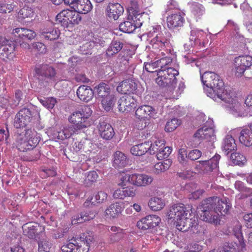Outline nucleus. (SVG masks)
Masks as SVG:
<instances>
[{"label": "nucleus", "mask_w": 252, "mask_h": 252, "mask_svg": "<svg viewBox=\"0 0 252 252\" xmlns=\"http://www.w3.org/2000/svg\"><path fill=\"white\" fill-rule=\"evenodd\" d=\"M39 101L42 105L48 110L52 109L57 103L56 99L53 97L44 98L40 99Z\"/></svg>", "instance_id": "nucleus-46"}, {"label": "nucleus", "mask_w": 252, "mask_h": 252, "mask_svg": "<svg viewBox=\"0 0 252 252\" xmlns=\"http://www.w3.org/2000/svg\"><path fill=\"white\" fill-rule=\"evenodd\" d=\"M107 194L106 192L100 191L91 197L88 198V202L85 203V205H87L88 202L91 203L92 204L99 203L103 202L107 199Z\"/></svg>", "instance_id": "nucleus-40"}, {"label": "nucleus", "mask_w": 252, "mask_h": 252, "mask_svg": "<svg viewBox=\"0 0 252 252\" xmlns=\"http://www.w3.org/2000/svg\"><path fill=\"white\" fill-rule=\"evenodd\" d=\"M42 35L47 40H52L59 36L58 32H42Z\"/></svg>", "instance_id": "nucleus-61"}, {"label": "nucleus", "mask_w": 252, "mask_h": 252, "mask_svg": "<svg viewBox=\"0 0 252 252\" xmlns=\"http://www.w3.org/2000/svg\"><path fill=\"white\" fill-rule=\"evenodd\" d=\"M15 45L12 41L4 38L0 39V58L4 61L10 60L14 57Z\"/></svg>", "instance_id": "nucleus-14"}, {"label": "nucleus", "mask_w": 252, "mask_h": 252, "mask_svg": "<svg viewBox=\"0 0 252 252\" xmlns=\"http://www.w3.org/2000/svg\"><path fill=\"white\" fill-rule=\"evenodd\" d=\"M194 137L199 140H206L210 142L208 148L209 151L211 152V150L214 148L213 143L216 140L213 120L208 118L203 126L194 134Z\"/></svg>", "instance_id": "nucleus-7"}, {"label": "nucleus", "mask_w": 252, "mask_h": 252, "mask_svg": "<svg viewBox=\"0 0 252 252\" xmlns=\"http://www.w3.org/2000/svg\"><path fill=\"white\" fill-rule=\"evenodd\" d=\"M40 139V136L36 131L28 129L25 134L17 135L15 145L20 151L26 152L35 147Z\"/></svg>", "instance_id": "nucleus-6"}, {"label": "nucleus", "mask_w": 252, "mask_h": 252, "mask_svg": "<svg viewBox=\"0 0 252 252\" xmlns=\"http://www.w3.org/2000/svg\"><path fill=\"white\" fill-rule=\"evenodd\" d=\"M126 186L122 187L125 194V198L126 197H133L136 195L135 190L133 187L126 188Z\"/></svg>", "instance_id": "nucleus-59"}, {"label": "nucleus", "mask_w": 252, "mask_h": 252, "mask_svg": "<svg viewBox=\"0 0 252 252\" xmlns=\"http://www.w3.org/2000/svg\"><path fill=\"white\" fill-rule=\"evenodd\" d=\"M92 112L89 105L82 106L69 117V121L75 126L67 125L63 126L59 130H54L52 134V138L55 141L64 140L69 138L77 130L88 127L91 125L89 119Z\"/></svg>", "instance_id": "nucleus-3"}, {"label": "nucleus", "mask_w": 252, "mask_h": 252, "mask_svg": "<svg viewBox=\"0 0 252 252\" xmlns=\"http://www.w3.org/2000/svg\"><path fill=\"white\" fill-rule=\"evenodd\" d=\"M56 20L64 27H68L69 24H77L81 21V17L75 10H63L56 16Z\"/></svg>", "instance_id": "nucleus-11"}, {"label": "nucleus", "mask_w": 252, "mask_h": 252, "mask_svg": "<svg viewBox=\"0 0 252 252\" xmlns=\"http://www.w3.org/2000/svg\"><path fill=\"white\" fill-rule=\"evenodd\" d=\"M111 231L116 232V234L115 235H111V239L113 241H118L120 237H121V232L122 231V229L116 226H112L110 229Z\"/></svg>", "instance_id": "nucleus-56"}, {"label": "nucleus", "mask_w": 252, "mask_h": 252, "mask_svg": "<svg viewBox=\"0 0 252 252\" xmlns=\"http://www.w3.org/2000/svg\"><path fill=\"white\" fill-rule=\"evenodd\" d=\"M31 112L27 108L21 109L16 115L14 126L17 128L25 127L31 119Z\"/></svg>", "instance_id": "nucleus-18"}, {"label": "nucleus", "mask_w": 252, "mask_h": 252, "mask_svg": "<svg viewBox=\"0 0 252 252\" xmlns=\"http://www.w3.org/2000/svg\"><path fill=\"white\" fill-rule=\"evenodd\" d=\"M84 152L86 153L92 152L95 153L98 147L94 144L90 139H84Z\"/></svg>", "instance_id": "nucleus-47"}, {"label": "nucleus", "mask_w": 252, "mask_h": 252, "mask_svg": "<svg viewBox=\"0 0 252 252\" xmlns=\"http://www.w3.org/2000/svg\"><path fill=\"white\" fill-rule=\"evenodd\" d=\"M35 72L37 74L44 76L50 80H53L56 75L55 69L48 65H43L40 67L35 68Z\"/></svg>", "instance_id": "nucleus-28"}, {"label": "nucleus", "mask_w": 252, "mask_h": 252, "mask_svg": "<svg viewBox=\"0 0 252 252\" xmlns=\"http://www.w3.org/2000/svg\"><path fill=\"white\" fill-rule=\"evenodd\" d=\"M230 208L227 200L220 199L218 197H213L204 200L198 208L200 218L203 221L217 224L219 222V214H226Z\"/></svg>", "instance_id": "nucleus-4"}, {"label": "nucleus", "mask_w": 252, "mask_h": 252, "mask_svg": "<svg viewBox=\"0 0 252 252\" xmlns=\"http://www.w3.org/2000/svg\"><path fill=\"white\" fill-rule=\"evenodd\" d=\"M236 247H238V250H241L239 243L237 244L235 243H225L223 247L219 248L218 250H213L209 252H237ZM243 249H242V250Z\"/></svg>", "instance_id": "nucleus-35"}, {"label": "nucleus", "mask_w": 252, "mask_h": 252, "mask_svg": "<svg viewBox=\"0 0 252 252\" xmlns=\"http://www.w3.org/2000/svg\"><path fill=\"white\" fill-rule=\"evenodd\" d=\"M165 201L161 197H154L150 199L148 206L150 208L154 211H158L162 209L165 205Z\"/></svg>", "instance_id": "nucleus-31"}, {"label": "nucleus", "mask_w": 252, "mask_h": 252, "mask_svg": "<svg viewBox=\"0 0 252 252\" xmlns=\"http://www.w3.org/2000/svg\"><path fill=\"white\" fill-rule=\"evenodd\" d=\"M153 180L154 178L152 176L145 173L130 174L123 172L120 175L118 185L125 187L130 184L138 187H145L151 185Z\"/></svg>", "instance_id": "nucleus-5"}, {"label": "nucleus", "mask_w": 252, "mask_h": 252, "mask_svg": "<svg viewBox=\"0 0 252 252\" xmlns=\"http://www.w3.org/2000/svg\"><path fill=\"white\" fill-rule=\"evenodd\" d=\"M123 209V203L116 202L109 206L105 210V214L108 217L115 218L121 214Z\"/></svg>", "instance_id": "nucleus-29"}, {"label": "nucleus", "mask_w": 252, "mask_h": 252, "mask_svg": "<svg viewBox=\"0 0 252 252\" xmlns=\"http://www.w3.org/2000/svg\"><path fill=\"white\" fill-rule=\"evenodd\" d=\"M126 156L120 151H117L113 156V166L117 168L125 167L127 163Z\"/></svg>", "instance_id": "nucleus-32"}, {"label": "nucleus", "mask_w": 252, "mask_h": 252, "mask_svg": "<svg viewBox=\"0 0 252 252\" xmlns=\"http://www.w3.org/2000/svg\"><path fill=\"white\" fill-rule=\"evenodd\" d=\"M191 213V210L188 209L184 204L178 203L170 207L167 216L168 219L174 221L179 230L186 231L190 228L193 233L198 234L203 239L204 227L199 224L197 218L193 216Z\"/></svg>", "instance_id": "nucleus-2"}, {"label": "nucleus", "mask_w": 252, "mask_h": 252, "mask_svg": "<svg viewBox=\"0 0 252 252\" xmlns=\"http://www.w3.org/2000/svg\"><path fill=\"white\" fill-rule=\"evenodd\" d=\"M93 238L86 237L85 240L81 238H73L63 245L61 250L63 252H88L90 243Z\"/></svg>", "instance_id": "nucleus-8"}, {"label": "nucleus", "mask_w": 252, "mask_h": 252, "mask_svg": "<svg viewBox=\"0 0 252 252\" xmlns=\"http://www.w3.org/2000/svg\"><path fill=\"white\" fill-rule=\"evenodd\" d=\"M98 130L101 137L106 140L112 138L114 135L113 127L110 124L105 122L100 123Z\"/></svg>", "instance_id": "nucleus-27"}, {"label": "nucleus", "mask_w": 252, "mask_h": 252, "mask_svg": "<svg viewBox=\"0 0 252 252\" xmlns=\"http://www.w3.org/2000/svg\"><path fill=\"white\" fill-rule=\"evenodd\" d=\"M123 48V44L117 41H113L107 50L108 56H111L118 53Z\"/></svg>", "instance_id": "nucleus-43"}, {"label": "nucleus", "mask_w": 252, "mask_h": 252, "mask_svg": "<svg viewBox=\"0 0 252 252\" xmlns=\"http://www.w3.org/2000/svg\"><path fill=\"white\" fill-rule=\"evenodd\" d=\"M99 101L101 102L102 106L104 110L109 111L112 109L116 102V98L114 95L112 94L99 100Z\"/></svg>", "instance_id": "nucleus-37"}, {"label": "nucleus", "mask_w": 252, "mask_h": 252, "mask_svg": "<svg viewBox=\"0 0 252 252\" xmlns=\"http://www.w3.org/2000/svg\"><path fill=\"white\" fill-rule=\"evenodd\" d=\"M237 145L235 140L233 137H231L230 135H226L224 138L222 148L226 155H228L229 153L236 149Z\"/></svg>", "instance_id": "nucleus-30"}, {"label": "nucleus", "mask_w": 252, "mask_h": 252, "mask_svg": "<svg viewBox=\"0 0 252 252\" xmlns=\"http://www.w3.org/2000/svg\"><path fill=\"white\" fill-rule=\"evenodd\" d=\"M200 77L206 95L216 101H223L226 103L227 110L235 117L241 115L242 106L233 93L224 91V83L220 76L211 71H206Z\"/></svg>", "instance_id": "nucleus-1"}, {"label": "nucleus", "mask_w": 252, "mask_h": 252, "mask_svg": "<svg viewBox=\"0 0 252 252\" xmlns=\"http://www.w3.org/2000/svg\"><path fill=\"white\" fill-rule=\"evenodd\" d=\"M220 158L219 155L216 154L208 160L198 161L196 162L195 169L201 173H208L212 172L218 167L219 161Z\"/></svg>", "instance_id": "nucleus-12"}, {"label": "nucleus", "mask_w": 252, "mask_h": 252, "mask_svg": "<svg viewBox=\"0 0 252 252\" xmlns=\"http://www.w3.org/2000/svg\"><path fill=\"white\" fill-rule=\"evenodd\" d=\"M181 124V122L177 119H172L168 122L166 125L165 130L167 132H171L175 129Z\"/></svg>", "instance_id": "nucleus-50"}, {"label": "nucleus", "mask_w": 252, "mask_h": 252, "mask_svg": "<svg viewBox=\"0 0 252 252\" xmlns=\"http://www.w3.org/2000/svg\"><path fill=\"white\" fill-rule=\"evenodd\" d=\"M73 8L79 13L86 14L90 12L93 5L90 0H77Z\"/></svg>", "instance_id": "nucleus-25"}, {"label": "nucleus", "mask_w": 252, "mask_h": 252, "mask_svg": "<svg viewBox=\"0 0 252 252\" xmlns=\"http://www.w3.org/2000/svg\"><path fill=\"white\" fill-rule=\"evenodd\" d=\"M98 175L94 171H90L87 173L85 181L86 184L91 185L93 183L96 181L98 178Z\"/></svg>", "instance_id": "nucleus-52"}, {"label": "nucleus", "mask_w": 252, "mask_h": 252, "mask_svg": "<svg viewBox=\"0 0 252 252\" xmlns=\"http://www.w3.org/2000/svg\"><path fill=\"white\" fill-rule=\"evenodd\" d=\"M148 142V152L150 154H157L159 151V150H161L162 148V147H164V144L165 143L164 141L163 140H157L155 141L154 143H151V142Z\"/></svg>", "instance_id": "nucleus-39"}, {"label": "nucleus", "mask_w": 252, "mask_h": 252, "mask_svg": "<svg viewBox=\"0 0 252 252\" xmlns=\"http://www.w3.org/2000/svg\"><path fill=\"white\" fill-rule=\"evenodd\" d=\"M77 95L78 97L82 101L89 102L91 100L94 95V91L87 86L82 85L77 89Z\"/></svg>", "instance_id": "nucleus-22"}, {"label": "nucleus", "mask_w": 252, "mask_h": 252, "mask_svg": "<svg viewBox=\"0 0 252 252\" xmlns=\"http://www.w3.org/2000/svg\"><path fill=\"white\" fill-rule=\"evenodd\" d=\"M136 106V101L130 95L123 96L118 101V108L122 112H130L134 110Z\"/></svg>", "instance_id": "nucleus-16"}, {"label": "nucleus", "mask_w": 252, "mask_h": 252, "mask_svg": "<svg viewBox=\"0 0 252 252\" xmlns=\"http://www.w3.org/2000/svg\"><path fill=\"white\" fill-rule=\"evenodd\" d=\"M172 164V161L170 159H166L162 162H159L155 165V172L159 174L167 170Z\"/></svg>", "instance_id": "nucleus-42"}, {"label": "nucleus", "mask_w": 252, "mask_h": 252, "mask_svg": "<svg viewBox=\"0 0 252 252\" xmlns=\"http://www.w3.org/2000/svg\"><path fill=\"white\" fill-rule=\"evenodd\" d=\"M187 158L186 150L184 148L181 149L178 152V159L179 161L182 164L186 162Z\"/></svg>", "instance_id": "nucleus-57"}, {"label": "nucleus", "mask_w": 252, "mask_h": 252, "mask_svg": "<svg viewBox=\"0 0 252 252\" xmlns=\"http://www.w3.org/2000/svg\"><path fill=\"white\" fill-rule=\"evenodd\" d=\"M34 16L33 9L29 6H25L23 7L18 13V18L23 20L26 18H32Z\"/></svg>", "instance_id": "nucleus-44"}, {"label": "nucleus", "mask_w": 252, "mask_h": 252, "mask_svg": "<svg viewBox=\"0 0 252 252\" xmlns=\"http://www.w3.org/2000/svg\"><path fill=\"white\" fill-rule=\"evenodd\" d=\"M142 21H132L129 20L121 23L119 26L121 32H134L142 25Z\"/></svg>", "instance_id": "nucleus-26"}, {"label": "nucleus", "mask_w": 252, "mask_h": 252, "mask_svg": "<svg viewBox=\"0 0 252 252\" xmlns=\"http://www.w3.org/2000/svg\"><path fill=\"white\" fill-rule=\"evenodd\" d=\"M178 74V71L172 67L159 70L157 72L156 82L159 86L167 88L176 83V76Z\"/></svg>", "instance_id": "nucleus-9"}, {"label": "nucleus", "mask_w": 252, "mask_h": 252, "mask_svg": "<svg viewBox=\"0 0 252 252\" xmlns=\"http://www.w3.org/2000/svg\"><path fill=\"white\" fill-rule=\"evenodd\" d=\"M162 148L161 150H159L157 153V158L159 160L168 158L171 153V149L169 147L165 146V144L164 147Z\"/></svg>", "instance_id": "nucleus-51"}, {"label": "nucleus", "mask_w": 252, "mask_h": 252, "mask_svg": "<svg viewBox=\"0 0 252 252\" xmlns=\"http://www.w3.org/2000/svg\"><path fill=\"white\" fill-rule=\"evenodd\" d=\"M193 186H195V185L193 184H187L186 187L185 189L187 190H188L189 191H191V193L189 195V198L190 199H197L199 198L203 194L204 192V190L203 189H197L194 191H193V189H190L189 188Z\"/></svg>", "instance_id": "nucleus-45"}, {"label": "nucleus", "mask_w": 252, "mask_h": 252, "mask_svg": "<svg viewBox=\"0 0 252 252\" xmlns=\"http://www.w3.org/2000/svg\"><path fill=\"white\" fill-rule=\"evenodd\" d=\"M23 233L25 235L27 236L30 238H34L36 235L38 234V231H42L43 228L37 223L32 222L25 224L22 226Z\"/></svg>", "instance_id": "nucleus-23"}, {"label": "nucleus", "mask_w": 252, "mask_h": 252, "mask_svg": "<svg viewBox=\"0 0 252 252\" xmlns=\"http://www.w3.org/2000/svg\"><path fill=\"white\" fill-rule=\"evenodd\" d=\"M161 221L160 218L157 215H149L142 219L137 223V226L141 230H147L156 227Z\"/></svg>", "instance_id": "nucleus-17"}, {"label": "nucleus", "mask_w": 252, "mask_h": 252, "mask_svg": "<svg viewBox=\"0 0 252 252\" xmlns=\"http://www.w3.org/2000/svg\"><path fill=\"white\" fill-rule=\"evenodd\" d=\"M35 33L36 32H31L26 35L23 34L19 35L18 38L16 39L15 41L17 44H20V46L26 48L29 46L28 44H26L27 43V41L34 38L36 36Z\"/></svg>", "instance_id": "nucleus-41"}, {"label": "nucleus", "mask_w": 252, "mask_h": 252, "mask_svg": "<svg viewBox=\"0 0 252 252\" xmlns=\"http://www.w3.org/2000/svg\"><path fill=\"white\" fill-rule=\"evenodd\" d=\"M185 14L180 10L172 11L167 17V24L170 30H175L182 27L185 21Z\"/></svg>", "instance_id": "nucleus-13"}, {"label": "nucleus", "mask_w": 252, "mask_h": 252, "mask_svg": "<svg viewBox=\"0 0 252 252\" xmlns=\"http://www.w3.org/2000/svg\"><path fill=\"white\" fill-rule=\"evenodd\" d=\"M231 158L234 163L238 165H244L246 162L245 157L240 153L232 154L231 155Z\"/></svg>", "instance_id": "nucleus-49"}, {"label": "nucleus", "mask_w": 252, "mask_h": 252, "mask_svg": "<svg viewBox=\"0 0 252 252\" xmlns=\"http://www.w3.org/2000/svg\"><path fill=\"white\" fill-rule=\"evenodd\" d=\"M156 62L157 67L158 68H160V69L158 70H159L161 69H166L168 67H166V66L171 63V60L169 58L165 57L157 60Z\"/></svg>", "instance_id": "nucleus-53"}, {"label": "nucleus", "mask_w": 252, "mask_h": 252, "mask_svg": "<svg viewBox=\"0 0 252 252\" xmlns=\"http://www.w3.org/2000/svg\"><path fill=\"white\" fill-rule=\"evenodd\" d=\"M176 82L169 86L168 88L166 89L165 96L170 99H177L178 96L183 92L185 88V84L183 82H181L178 85V89H175V85Z\"/></svg>", "instance_id": "nucleus-24"}, {"label": "nucleus", "mask_w": 252, "mask_h": 252, "mask_svg": "<svg viewBox=\"0 0 252 252\" xmlns=\"http://www.w3.org/2000/svg\"><path fill=\"white\" fill-rule=\"evenodd\" d=\"M52 247V244L46 239L40 240L38 242L39 252H49Z\"/></svg>", "instance_id": "nucleus-48"}, {"label": "nucleus", "mask_w": 252, "mask_h": 252, "mask_svg": "<svg viewBox=\"0 0 252 252\" xmlns=\"http://www.w3.org/2000/svg\"><path fill=\"white\" fill-rule=\"evenodd\" d=\"M137 88V83L132 80L122 81L117 88V91L124 94H133Z\"/></svg>", "instance_id": "nucleus-21"}, {"label": "nucleus", "mask_w": 252, "mask_h": 252, "mask_svg": "<svg viewBox=\"0 0 252 252\" xmlns=\"http://www.w3.org/2000/svg\"><path fill=\"white\" fill-rule=\"evenodd\" d=\"M126 11L127 20L132 21H142V17L144 13L141 11L137 0H131L127 6Z\"/></svg>", "instance_id": "nucleus-15"}, {"label": "nucleus", "mask_w": 252, "mask_h": 252, "mask_svg": "<svg viewBox=\"0 0 252 252\" xmlns=\"http://www.w3.org/2000/svg\"><path fill=\"white\" fill-rule=\"evenodd\" d=\"M244 220L246 222L248 227H252V213L246 214L244 216Z\"/></svg>", "instance_id": "nucleus-64"}, {"label": "nucleus", "mask_w": 252, "mask_h": 252, "mask_svg": "<svg viewBox=\"0 0 252 252\" xmlns=\"http://www.w3.org/2000/svg\"><path fill=\"white\" fill-rule=\"evenodd\" d=\"M234 223L235 225L233 228V233L237 238L239 245H240V247H241L242 250L245 247V244L241 232V225L238 221L235 222Z\"/></svg>", "instance_id": "nucleus-38"}, {"label": "nucleus", "mask_w": 252, "mask_h": 252, "mask_svg": "<svg viewBox=\"0 0 252 252\" xmlns=\"http://www.w3.org/2000/svg\"><path fill=\"white\" fill-rule=\"evenodd\" d=\"M87 219V218H83V217H82L81 215L80 214V215L73 217L71 222L72 224L81 223L86 221Z\"/></svg>", "instance_id": "nucleus-63"}, {"label": "nucleus", "mask_w": 252, "mask_h": 252, "mask_svg": "<svg viewBox=\"0 0 252 252\" xmlns=\"http://www.w3.org/2000/svg\"><path fill=\"white\" fill-rule=\"evenodd\" d=\"M202 155L201 152L197 149L190 151L188 154V158L191 160H194L198 159Z\"/></svg>", "instance_id": "nucleus-55"}, {"label": "nucleus", "mask_w": 252, "mask_h": 252, "mask_svg": "<svg viewBox=\"0 0 252 252\" xmlns=\"http://www.w3.org/2000/svg\"><path fill=\"white\" fill-rule=\"evenodd\" d=\"M33 46L39 54H44L46 52L45 46L41 42L34 43L33 44Z\"/></svg>", "instance_id": "nucleus-60"}, {"label": "nucleus", "mask_w": 252, "mask_h": 252, "mask_svg": "<svg viewBox=\"0 0 252 252\" xmlns=\"http://www.w3.org/2000/svg\"><path fill=\"white\" fill-rule=\"evenodd\" d=\"M157 111L149 105H143L137 108L135 115L139 119L143 118H154L157 117Z\"/></svg>", "instance_id": "nucleus-19"}, {"label": "nucleus", "mask_w": 252, "mask_h": 252, "mask_svg": "<svg viewBox=\"0 0 252 252\" xmlns=\"http://www.w3.org/2000/svg\"><path fill=\"white\" fill-rule=\"evenodd\" d=\"M252 65V57L240 56L235 58L232 72L236 77H241L246 70Z\"/></svg>", "instance_id": "nucleus-10"}, {"label": "nucleus", "mask_w": 252, "mask_h": 252, "mask_svg": "<svg viewBox=\"0 0 252 252\" xmlns=\"http://www.w3.org/2000/svg\"><path fill=\"white\" fill-rule=\"evenodd\" d=\"M113 196L114 198L116 199H124L125 198V194L123 189H118L115 190L113 193Z\"/></svg>", "instance_id": "nucleus-62"}, {"label": "nucleus", "mask_w": 252, "mask_h": 252, "mask_svg": "<svg viewBox=\"0 0 252 252\" xmlns=\"http://www.w3.org/2000/svg\"><path fill=\"white\" fill-rule=\"evenodd\" d=\"M148 142H145L133 146L130 149V153L135 156H141L148 151Z\"/></svg>", "instance_id": "nucleus-34"}, {"label": "nucleus", "mask_w": 252, "mask_h": 252, "mask_svg": "<svg viewBox=\"0 0 252 252\" xmlns=\"http://www.w3.org/2000/svg\"><path fill=\"white\" fill-rule=\"evenodd\" d=\"M95 88L98 100L113 94L109 85L105 83L99 84Z\"/></svg>", "instance_id": "nucleus-36"}, {"label": "nucleus", "mask_w": 252, "mask_h": 252, "mask_svg": "<svg viewBox=\"0 0 252 252\" xmlns=\"http://www.w3.org/2000/svg\"><path fill=\"white\" fill-rule=\"evenodd\" d=\"M124 11V9L120 4L110 3L106 9V15L110 20H117Z\"/></svg>", "instance_id": "nucleus-20"}, {"label": "nucleus", "mask_w": 252, "mask_h": 252, "mask_svg": "<svg viewBox=\"0 0 252 252\" xmlns=\"http://www.w3.org/2000/svg\"><path fill=\"white\" fill-rule=\"evenodd\" d=\"M157 68H158V67H157V65L156 61L154 62H153V63H145V64H144L145 69L147 71L149 72H158V70H155V69H156Z\"/></svg>", "instance_id": "nucleus-58"}, {"label": "nucleus", "mask_w": 252, "mask_h": 252, "mask_svg": "<svg viewBox=\"0 0 252 252\" xmlns=\"http://www.w3.org/2000/svg\"><path fill=\"white\" fill-rule=\"evenodd\" d=\"M239 139L240 142L245 146H252V131L248 128L242 129Z\"/></svg>", "instance_id": "nucleus-33"}, {"label": "nucleus", "mask_w": 252, "mask_h": 252, "mask_svg": "<svg viewBox=\"0 0 252 252\" xmlns=\"http://www.w3.org/2000/svg\"><path fill=\"white\" fill-rule=\"evenodd\" d=\"M178 2L175 0H169L167 2V7L165 9V12L169 14L172 11L178 9Z\"/></svg>", "instance_id": "nucleus-54"}]
</instances>
